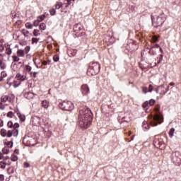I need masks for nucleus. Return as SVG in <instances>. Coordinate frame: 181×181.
Masks as SVG:
<instances>
[{"label": "nucleus", "instance_id": "obj_45", "mask_svg": "<svg viewBox=\"0 0 181 181\" xmlns=\"http://www.w3.org/2000/svg\"><path fill=\"white\" fill-rule=\"evenodd\" d=\"M12 135H13L12 131L8 130V132H7V136L8 138H11L12 136Z\"/></svg>", "mask_w": 181, "mask_h": 181}, {"label": "nucleus", "instance_id": "obj_63", "mask_svg": "<svg viewBox=\"0 0 181 181\" xmlns=\"http://www.w3.org/2000/svg\"><path fill=\"white\" fill-rule=\"evenodd\" d=\"M0 50H1V52H2V50H4V46H0Z\"/></svg>", "mask_w": 181, "mask_h": 181}, {"label": "nucleus", "instance_id": "obj_4", "mask_svg": "<svg viewBox=\"0 0 181 181\" xmlns=\"http://www.w3.org/2000/svg\"><path fill=\"white\" fill-rule=\"evenodd\" d=\"M59 108L64 111H72L74 110V105L70 101H64L59 103Z\"/></svg>", "mask_w": 181, "mask_h": 181}, {"label": "nucleus", "instance_id": "obj_49", "mask_svg": "<svg viewBox=\"0 0 181 181\" xmlns=\"http://www.w3.org/2000/svg\"><path fill=\"white\" fill-rule=\"evenodd\" d=\"M45 18H46V16H45V15H42L39 17V21L40 22H42V21H45Z\"/></svg>", "mask_w": 181, "mask_h": 181}, {"label": "nucleus", "instance_id": "obj_18", "mask_svg": "<svg viewBox=\"0 0 181 181\" xmlns=\"http://www.w3.org/2000/svg\"><path fill=\"white\" fill-rule=\"evenodd\" d=\"M17 54L18 57H23V56H25V51H23V49H18L17 51Z\"/></svg>", "mask_w": 181, "mask_h": 181}, {"label": "nucleus", "instance_id": "obj_19", "mask_svg": "<svg viewBox=\"0 0 181 181\" xmlns=\"http://www.w3.org/2000/svg\"><path fill=\"white\" fill-rule=\"evenodd\" d=\"M148 53L149 54H152L153 56H155V54H156V50L155 49V47H151L150 48Z\"/></svg>", "mask_w": 181, "mask_h": 181}, {"label": "nucleus", "instance_id": "obj_41", "mask_svg": "<svg viewBox=\"0 0 181 181\" xmlns=\"http://www.w3.org/2000/svg\"><path fill=\"white\" fill-rule=\"evenodd\" d=\"M155 103H156L155 100L151 99V100L148 101V105L152 106V105H153L155 104Z\"/></svg>", "mask_w": 181, "mask_h": 181}, {"label": "nucleus", "instance_id": "obj_3", "mask_svg": "<svg viewBox=\"0 0 181 181\" xmlns=\"http://www.w3.org/2000/svg\"><path fill=\"white\" fill-rule=\"evenodd\" d=\"M152 23L154 28H158V26H162L163 22L166 21V18L163 15H160L156 18H153V16H151Z\"/></svg>", "mask_w": 181, "mask_h": 181}, {"label": "nucleus", "instance_id": "obj_14", "mask_svg": "<svg viewBox=\"0 0 181 181\" xmlns=\"http://www.w3.org/2000/svg\"><path fill=\"white\" fill-rule=\"evenodd\" d=\"M142 127L144 129H146V131H148V129H149L151 128V127L149 126V124H148V122H146V121L143 122Z\"/></svg>", "mask_w": 181, "mask_h": 181}, {"label": "nucleus", "instance_id": "obj_9", "mask_svg": "<svg viewBox=\"0 0 181 181\" xmlns=\"http://www.w3.org/2000/svg\"><path fill=\"white\" fill-rule=\"evenodd\" d=\"M16 78L19 80V81H25L28 80V74L26 71H23V72H19L16 75Z\"/></svg>", "mask_w": 181, "mask_h": 181}, {"label": "nucleus", "instance_id": "obj_11", "mask_svg": "<svg viewBox=\"0 0 181 181\" xmlns=\"http://www.w3.org/2000/svg\"><path fill=\"white\" fill-rule=\"evenodd\" d=\"M152 91H153V86L150 84L148 88L146 86H143L142 87V93H144V94H146V93H152Z\"/></svg>", "mask_w": 181, "mask_h": 181}, {"label": "nucleus", "instance_id": "obj_15", "mask_svg": "<svg viewBox=\"0 0 181 181\" xmlns=\"http://www.w3.org/2000/svg\"><path fill=\"white\" fill-rule=\"evenodd\" d=\"M7 76H8V74H6V71H1L0 74V83L1 81H4V78H5V77H7Z\"/></svg>", "mask_w": 181, "mask_h": 181}, {"label": "nucleus", "instance_id": "obj_53", "mask_svg": "<svg viewBox=\"0 0 181 181\" xmlns=\"http://www.w3.org/2000/svg\"><path fill=\"white\" fill-rule=\"evenodd\" d=\"M14 129H16V128H19V124L18 123H15L13 125Z\"/></svg>", "mask_w": 181, "mask_h": 181}, {"label": "nucleus", "instance_id": "obj_16", "mask_svg": "<svg viewBox=\"0 0 181 181\" xmlns=\"http://www.w3.org/2000/svg\"><path fill=\"white\" fill-rule=\"evenodd\" d=\"M23 71H25L26 74H28V73H32V66L29 65H25Z\"/></svg>", "mask_w": 181, "mask_h": 181}, {"label": "nucleus", "instance_id": "obj_39", "mask_svg": "<svg viewBox=\"0 0 181 181\" xmlns=\"http://www.w3.org/2000/svg\"><path fill=\"white\" fill-rule=\"evenodd\" d=\"M37 42H39V39L35 38V37L32 38V45H33L35 43H37Z\"/></svg>", "mask_w": 181, "mask_h": 181}, {"label": "nucleus", "instance_id": "obj_58", "mask_svg": "<svg viewBox=\"0 0 181 181\" xmlns=\"http://www.w3.org/2000/svg\"><path fill=\"white\" fill-rule=\"evenodd\" d=\"M2 159H4V154H2V153H0V160H2Z\"/></svg>", "mask_w": 181, "mask_h": 181}, {"label": "nucleus", "instance_id": "obj_56", "mask_svg": "<svg viewBox=\"0 0 181 181\" xmlns=\"http://www.w3.org/2000/svg\"><path fill=\"white\" fill-rule=\"evenodd\" d=\"M153 47H154V49H159L160 47V46L159 45L156 44L154 46H153Z\"/></svg>", "mask_w": 181, "mask_h": 181}, {"label": "nucleus", "instance_id": "obj_23", "mask_svg": "<svg viewBox=\"0 0 181 181\" xmlns=\"http://www.w3.org/2000/svg\"><path fill=\"white\" fill-rule=\"evenodd\" d=\"M22 33H23V35L25 37H28V36H29V30H25V29H23V30H22Z\"/></svg>", "mask_w": 181, "mask_h": 181}, {"label": "nucleus", "instance_id": "obj_64", "mask_svg": "<svg viewBox=\"0 0 181 181\" xmlns=\"http://www.w3.org/2000/svg\"><path fill=\"white\" fill-rule=\"evenodd\" d=\"M159 49H160V51L161 52V53H163V49H162V47H159Z\"/></svg>", "mask_w": 181, "mask_h": 181}, {"label": "nucleus", "instance_id": "obj_47", "mask_svg": "<svg viewBox=\"0 0 181 181\" xmlns=\"http://www.w3.org/2000/svg\"><path fill=\"white\" fill-rule=\"evenodd\" d=\"M7 117H8V118H12L13 117V113L12 112H8Z\"/></svg>", "mask_w": 181, "mask_h": 181}, {"label": "nucleus", "instance_id": "obj_38", "mask_svg": "<svg viewBox=\"0 0 181 181\" xmlns=\"http://www.w3.org/2000/svg\"><path fill=\"white\" fill-rule=\"evenodd\" d=\"M6 145L8 148H12L13 146V141H8Z\"/></svg>", "mask_w": 181, "mask_h": 181}, {"label": "nucleus", "instance_id": "obj_8", "mask_svg": "<svg viewBox=\"0 0 181 181\" xmlns=\"http://www.w3.org/2000/svg\"><path fill=\"white\" fill-rule=\"evenodd\" d=\"M156 93H159L161 95H164L166 94L168 91H169V86L167 85H162L157 88Z\"/></svg>", "mask_w": 181, "mask_h": 181}, {"label": "nucleus", "instance_id": "obj_30", "mask_svg": "<svg viewBox=\"0 0 181 181\" xmlns=\"http://www.w3.org/2000/svg\"><path fill=\"white\" fill-rule=\"evenodd\" d=\"M7 172L8 173V175H12V173H13V172H15V170H13V167H10L7 169Z\"/></svg>", "mask_w": 181, "mask_h": 181}, {"label": "nucleus", "instance_id": "obj_59", "mask_svg": "<svg viewBox=\"0 0 181 181\" xmlns=\"http://www.w3.org/2000/svg\"><path fill=\"white\" fill-rule=\"evenodd\" d=\"M68 2V5L66 6V8H67V6H69V5H71V0H67Z\"/></svg>", "mask_w": 181, "mask_h": 181}, {"label": "nucleus", "instance_id": "obj_27", "mask_svg": "<svg viewBox=\"0 0 181 181\" xmlns=\"http://www.w3.org/2000/svg\"><path fill=\"white\" fill-rule=\"evenodd\" d=\"M6 54L8 56H11L12 54V49L11 47H8L6 49Z\"/></svg>", "mask_w": 181, "mask_h": 181}, {"label": "nucleus", "instance_id": "obj_61", "mask_svg": "<svg viewBox=\"0 0 181 181\" xmlns=\"http://www.w3.org/2000/svg\"><path fill=\"white\" fill-rule=\"evenodd\" d=\"M0 127H4V121H0Z\"/></svg>", "mask_w": 181, "mask_h": 181}, {"label": "nucleus", "instance_id": "obj_43", "mask_svg": "<svg viewBox=\"0 0 181 181\" xmlns=\"http://www.w3.org/2000/svg\"><path fill=\"white\" fill-rule=\"evenodd\" d=\"M4 102H0V110H5V105L3 103Z\"/></svg>", "mask_w": 181, "mask_h": 181}, {"label": "nucleus", "instance_id": "obj_42", "mask_svg": "<svg viewBox=\"0 0 181 181\" xmlns=\"http://www.w3.org/2000/svg\"><path fill=\"white\" fill-rule=\"evenodd\" d=\"M40 23V20H35L33 23L34 26H39V24Z\"/></svg>", "mask_w": 181, "mask_h": 181}, {"label": "nucleus", "instance_id": "obj_29", "mask_svg": "<svg viewBox=\"0 0 181 181\" xmlns=\"http://www.w3.org/2000/svg\"><path fill=\"white\" fill-rule=\"evenodd\" d=\"M11 132H12L13 136H18V135L19 134V130H18L17 129H14Z\"/></svg>", "mask_w": 181, "mask_h": 181}, {"label": "nucleus", "instance_id": "obj_1", "mask_svg": "<svg viewBox=\"0 0 181 181\" xmlns=\"http://www.w3.org/2000/svg\"><path fill=\"white\" fill-rule=\"evenodd\" d=\"M93 121V112L88 107H81L78 115V125L81 128L87 129Z\"/></svg>", "mask_w": 181, "mask_h": 181}, {"label": "nucleus", "instance_id": "obj_57", "mask_svg": "<svg viewBox=\"0 0 181 181\" xmlns=\"http://www.w3.org/2000/svg\"><path fill=\"white\" fill-rule=\"evenodd\" d=\"M24 166H25V168H29L30 165L28 163L25 162V163H24Z\"/></svg>", "mask_w": 181, "mask_h": 181}, {"label": "nucleus", "instance_id": "obj_2", "mask_svg": "<svg viewBox=\"0 0 181 181\" xmlns=\"http://www.w3.org/2000/svg\"><path fill=\"white\" fill-rule=\"evenodd\" d=\"M100 64L98 62H91L87 71L88 76H95L100 73Z\"/></svg>", "mask_w": 181, "mask_h": 181}, {"label": "nucleus", "instance_id": "obj_37", "mask_svg": "<svg viewBox=\"0 0 181 181\" xmlns=\"http://www.w3.org/2000/svg\"><path fill=\"white\" fill-rule=\"evenodd\" d=\"M30 51V46H26L25 48V54H28V53H29Z\"/></svg>", "mask_w": 181, "mask_h": 181}, {"label": "nucleus", "instance_id": "obj_24", "mask_svg": "<svg viewBox=\"0 0 181 181\" xmlns=\"http://www.w3.org/2000/svg\"><path fill=\"white\" fill-rule=\"evenodd\" d=\"M0 168L1 169H5V168H6V161H1L0 162Z\"/></svg>", "mask_w": 181, "mask_h": 181}, {"label": "nucleus", "instance_id": "obj_25", "mask_svg": "<svg viewBox=\"0 0 181 181\" xmlns=\"http://www.w3.org/2000/svg\"><path fill=\"white\" fill-rule=\"evenodd\" d=\"M2 152L4 155H8V153H9V148H8V147H4L2 149Z\"/></svg>", "mask_w": 181, "mask_h": 181}, {"label": "nucleus", "instance_id": "obj_36", "mask_svg": "<svg viewBox=\"0 0 181 181\" xmlns=\"http://www.w3.org/2000/svg\"><path fill=\"white\" fill-rule=\"evenodd\" d=\"M59 59H60V58L59 57V55H54V56L53 57V60H54V62H59Z\"/></svg>", "mask_w": 181, "mask_h": 181}, {"label": "nucleus", "instance_id": "obj_60", "mask_svg": "<svg viewBox=\"0 0 181 181\" xmlns=\"http://www.w3.org/2000/svg\"><path fill=\"white\" fill-rule=\"evenodd\" d=\"M8 159H11V158H10L9 156H6V157L4 158V162H6V160H8Z\"/></svg>", "mask_w": 181, "mask_h": 181}, {"label": "nucleus", "instance_id": "obj_44", "mask_svg": "<svg viewBox=\"0 0 181 181\" xmlns=\"http://www.w3.org/2000/svg\"><path fill=\"white\" fill-rule=\"evenodd\" d=\"M0 69L1 70H5L6 69V64L5 63H3V64L0 66Z\"/></svg>", "mask_w": 181, "mask_h": 181}, {"label": "nucleus", "instance_id": "obj_5", "mask_svg": "<svg viewBox=\"0 0 181 181\" xmlns=\"http://www.w3.org/2000/svg\"><path fill=\"white\" fill-rule=\"evenodd\" d=\"M163 122V116L160 114H156L155 116L153 117L151 124L152 127H156L158 124H160Z\"/></svg>", "mask_w": 181, "mask_h": 181}, {"label": "nucleus", "instance_id": "obj_7", "mask_svg": "<svg viewBox=\"0 0 181 181\" xmlns=\"http://www.w3.org/2000/svg\"><path fill=\"white\" fill-rule=\"evenodd\" d=\"M1 103H13L15 101V95L10 94L8 95H4L1 98Z\"/></svg>", "mask_w": 181, "mask_h": 181}, {"label": "nucleus", "instance_id": "obj_35", "mask_svg": "<svg viewBox=\"0 0 181 181\" xmlns=\"http://www.w3.org/2000/svg\"><path fill=\"white\" fill-rule=\"evenodd\" d=\"M61 6H63V4L62 2H59L55 6V9H59Z\"/></svg>", "mask_w": 181, "mask_h": 181}, {"label": "nucleus", "instance_id": "obj_10", "mask_svg": "<svg viewBox=\"0 0 181 181\" xmlns=\"http://www.w3.org/2000/svg\"><path fill=\"white\" fill-rule=\"evenodd\" d=\"M81 90L83 95H87L90 94V88H88L87 84L82 85Z\"/></svg>", "mask_w": 181, "mask_h": 181}, {"label": "nucleus", "instance_id": "obj_20", "mask_svg": "<svg viewBox=\"0 0 181 181\" xmlns=\"http://www.w3.org/2000/svg\"><path fill=\"white\" fill-rule=\"evenodd\" d=\"M43 108H49V102L47 100H43L42 102Z\"/></svg>", "mask_w": 181, "mask_h": 181}, {"label": "nucleus", "instance_id": "obj_17", "mask_svg": "<svg viewBox=\"0 0 181 181\" xmlns=\"http://www.w3.org/2000/svg\"><path fill=\"white\" fill-rule=\"evenodd\" d=\"M18 117L20 119V121H21L22 122H23L25 121V119H26V117L25 116V115H23L21 113H17Z\"/></svg>", "mask_w": 181, "mask_h": 181}, {"label": "nucleus", "instance_id": "obj_55", "mask_svg": "<svg viewBox=\"0 0 181 181\" xmlns=\"http://www.w3.org/2000/svg\"><path fill=\"white\" fill-rule=\"evenodd\" d=\"M162 60H163V55H160V59H159V60H158V64H159V63H160V62H162Z\"/></svg>", "mask_w": 181, "mask_h": 181}, {"label": "nucleus", "instance_id": "obj_52", "mask_svg": "<svg viewBox=\"0 0 181 181\" xmlns=\"http://www.w3.org/2000/svg\"><path fill=\"white\" fill-rule=\"evenodd\" d=\"M50 15H54L56 13V11L54 9L49 10Z\"/></svg>", "mask_w": 181, "mask_h": 181}, {"label": "nucleus", "instance_id": "obj_40", "mask_svg": "<svg viewBox=\"0 0 181 181\" xmlns=\"http://www.w3.org/2000/svg\"><path fill=\"white\" fill-rule=\"evenodd\" d=\"M12 58H13V62H19V60H20L19 57H18L16 55L13 56Z\"/></svg>", "mask_w": 181, "mask_h": 181}, {"label": "nucleus", "instance_id": "obj_48", "mask_svg": "<svg viewBox=\"0 0 181 181\" xmlns=\"http://www.w3.org/2000/svg\"><path fill=\"white\" fill-rule=\"evenodd\" d=\"M50 63H51V62H50V60H48V61H44L43 62H42V64L44 65V66H47V64H50Z\"/></svg>", "mask_w": 181, "mask_h": 181}, {"label": "nucleus", "instance_id": "obj_28", "mask_svg": "<svg viewBox=\"0 0 181 181\" xmlns=\"http://www.w3.org/2000/svg\"><path fill=\"white\" fill-rule=\"evenodd\" d=\"M33 34L34 35V36H40V30L35 29L33 30Z\"/></svg>", "mask_w": 181, "mask_h": 181}, {"label": "nucleus", "instance_id": "obj_34", "mask_svg": "<svg viewBox=\"0 0 181 181\" xmlns=\"http://www.w3.org/2000/svg\"><path fill=\"white\" fill-rule=\"evenodd\" d=\"M142 107H143V108H146V109H148V107H149V102H148V101H146V102H145L144 103H143Z\"/></svg>", "mask_w": 181, "mask_h": 181}, {"label": "nucleus", "instance_id": "obj_26", "mask_svg": "<svg viewBox=\"0 0 181 181\" xmlns=\"http://www.w3.org/2000/svg\"><path fill=\"white\" fill-rule=\"evenodd\" d=\"M40 29H41V30H46V24L45 23H41L40 24Z\"/></svg>", "mask_w": 181, "mask_h": 181}, {"label": "nucleus", "instance_id": "obj_54", "mask_svg": "<svg viewBox=\"0 0 181 181\" xmlns=\"http://www.w3.org/2000/svg\"><path fill=\"white\" fill-rule=\"evenodd\" d=\"M152 40H153V42L155 43V42H158V37H156V36H153V37H152Z\"/></svg>", "mask_w": 181, "mask_h": 181}, {"label": "nucleus", "instance_id": "obj_21", "mask_svg": "<svg viewBox=\"0 0 181 181\" xmlns=\"http://www.w3.org/2000/svg\"><path fill=\"white\" fill-rule=\"evenodd\" d=\"M175 135V128H171L169 131V136L170 138H173V136Z\"/></svg>", "mask_w": 181, "mask_h": 181}, {"label": "nucleus", "instance_id": "obj_22", "mask_svg": "<svg viewBox=\"0 0 181 181\" xmlns=\"http://www.w3.org/2000/svg\"><path fill=\"white\" fill-rule=\"evenodd\" d=\"M129 121V119L125 120V117H122V120L121 119H119V122H120V124H128Z\"/></svg>", "mask_w": 181, "mask_h": 181}, {"label": "nucleus", "instance_id": "obj_32", "mask_svg": "<svg viewBox=\"0 0 181 181\" xmlns=\"http://www.w3.org/2000/svg\"><path fill=\"white\" fill-rule=\"evenodd\" d=\"M0 134L1 135V136H6V130L5 129H1Z\"/></svg>", "mask_w": 181, "mask_h": 181}, {"label": "nucleus", "instance_id": "obj_51", "mask_svg": "<svg viewBox=\"0 0 181 181\" xmlns=\"http://www.w3.org/2000/svg\"><path fill=\"white\" fill-rule=\"evenodd\" d=\"M5 180V176L2 174H0V181H4Z\"/></svg>", "mask_w": 181, "mask_h": 181}, {"label": "nucleus", "instance_id": "obj_12", "mask_svg": "<svg viewBox=\"0 0 181 181\" xmlns=\"http://www.w3.org/2000/svg\"><path fill=\"white\" fill-rule=\"evenodd\" d=\"M81 30H83V25L81 24L78 23L74 25V32L78 33Z\"/></svg>", "mask_w": 181, "mask_h": 181}, {"label": "nucleus", "instance_id": "obj_62", "mask_svg": "<svg viewBox=\"0 0 181 181\" xmlns=\"http://www.w3.org/2000/svg\"><path fill=\"white\" fill-rule=\"evenodd\" d=\"M3 64H4V62L2 61V59H0V66H2Z\"/></svg>", "mask_w": 181, "mask_h": 181}, {"label": "nucleus", "instance_id": "obj_31", "mask_svg": "<svg viewBox=\"0 0 181 181\" xmlns=\"http://www.w3.org/2000/svg\"><path fill=\"white\" fill-rule=\"evenodd\" d=\"M25 28L27 29H33V25H32V23H26Z\"/></svg>", "mask_w": 181, "mask_h": 181}, {"label": "nucleus", "instance_id": "obj_13", "mask_svg": "<svg viewBox=\"0 0 181 181\" xmlns=\"http://www.w3.org/2000/svg\"><path fill=\"white\" fill-rule=\"evenodd\" d=\"M25 97L28 100H31V98H33V97H35V93L32 92H28L25 94Z\"/></svg>", "mask_w": 181, "mask_h": 181}, {"label": "nucleus", "instance_id": "obj_6", "mask_svg": "<svg viewBox=\"0 0 181 181\" xmlns=\"http://www.w3.org/2000/svg\"><path fill=\"white\" fill-rule=\"evenodd\" d=\"M171 159L174 163L179 165V163L181 162L180 152L175 151L173 153Z\"/></svg>", "mask_w": 181, "mask_h": 181}, {"label": "nucleus", "instance_id": "obj_50", "mask_svg": "<svg viewBox=\"0 0 181 181\" xmlns=\"http://www.w3.org/2000/svg\"><path fill=\"white\" fill-rule=\"evenodd\" d=\"M30 76H33L34 78H36V74H37V72H30Z\"/></svg>", "mask_w": 181, "mask_h": 181}, {"label": "nucleus", "instance_id": "obj_33", "mask_svg": "<svg viewBox=\"0 0 181 181\" xmlns=\"http://www.w3.org/2000/svg\"><path fill=\"white\" fill-rule=\"evenodd\" d=\"M11 160L13 162H16V160H18V156L15 155V154H13L11 156Z\"/></svg>", "mask_w": 181, "mask_h": 181}, {"label": "nucleus", "instance_id": "obj_46", "mask_svg": "<svg viewBox=\"0 0 181 181\" xmlns=\"http://www.w3.org/2000/svg\"><path fill=\"white\" fill-rule=\"evenodd\" d=\"M7 127H8V128H12V127H13V123L12 122H8L7 123Z\"/></svg>", "mask_w": 181, "mask_h": 181}]
</instances>
